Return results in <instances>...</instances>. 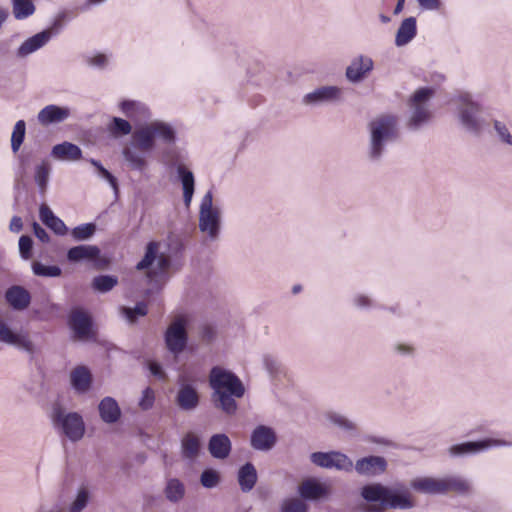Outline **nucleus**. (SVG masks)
Returning a JSON list of instances; mask_svg holds the SVG:
<instances>
[{
  "mask_svg": "<svg viewBox=\"0 0 512 512\" xmlns=\"http://www.w3.org/2000/svg\"><path fill=\"white\" fill-rule=\"evenodd\" d=\"M208 380L214 406L227 416L235 415L238 410L236 400L242 398L246 391L241 379L230 370L214 366Z\"/></svg>",
  "mask_w": 512,
  "mask_h": 512,
  "instance_id": "obj_1",
  "label": "nucleus"
},
{
  "mask_svg": "<svg viewBox=\"0 0 512 512\" xmlns=\"http://www.w3.org/2000/svg\"><path fill=\"white\" fill-rule=\"evenodd\" d=\"M360 496L369 504L364 505L363 512H384L386 509L407 510L415 506L410 492L405 487L370 483L361 487Z\"/></svg>",
  "mask_w": 512,
  "mask_h": 512,
  "instance_id": "obj_2",
  "label": "nucleus"
},
{
  "mask_svg": "<svg viewBox=\"0 0 512 512\" xmlns=\"http://www.w3.org/2000/svg\"><path fill=\"white\" fill-rule=\"evenodd\" d=\"M367 131V159L372 163H379L384 157L388 145L398 138V119L392 114L377 115L368 122Z\"/></svg>",
  "mask_w": 512,
  "mask_h": 512,
  "instance_id": "obj_3",
  "label": "nucleus"
},
{
  "mask_svg": "<svg viewBox=\"0 0 512 512\" xmlns=\"http://www.w3.org/2000/svg\"><path fill=\"white\" fill-rule=\"evenodd\" d=\"M457 120L466 133L480 136L487 128L488 122L483 117L482 105L469 93H461L455 99Z\"/></svg>",
  "mask_w": 512,
  "mask_h": 512,
  "instance_id": "obj_4",
  "label": "nucleus"
},
{
  "mask_svg": "<svg viewBox=\"0 0 512 512\" xmlns=\"http://www.w3.org/2000/svg\"><path fill=\"white\" fill-rule=\"evenodd\" d=\"M155 147V138L148 124L132 133L131 143L124 147L123 158L131 169L142 171L146 168L145 154Z\"/></svg>",
  "mask_w": 512,
  "mask_h": 512,
  "instance_id": "obj_5",
  "label": "nucleus"
},
{
  "mask_svg": "<svg viewBox=\"0 0 512 512\" xmlns=\"http://www.w3.org/2000/svg\"><path fill=\"white\" fill-rule=\"evenodd\" d=\"M51 420L54 428L70 441L77 442L83 438L85 423L79 413L66 412L60 405H55L52 409Z\"/></svg>",
  "mask_w": 512,
  "mask_h": 512,
  "instance_id": "obj_6",
  "label": "nucleus"
},
{
  "mask_svg": "<svg viewBox=\"0 0 512 512\" xmlns=\"http://www.w3.org/2000/svg\"><path fill=\"white\" fill-rule=\"evenodd\" d=\"M199 230L207 234L211 240L218 238L221 227V212L213 206V193L207 191L202 197L199 207Z\"/></svg>",
  "mask_w": 512,
  "mask_h": 512,
  "instance_id": "obj_7",
  "label": "nucleus"
},
{
  "mask_svg": "<svg viewBox=\"0 0 512 512\" xmlns=\"http://www.w3.org/2000/svg\"><path fill=\"white\" fill-rule=\"evenodd\" d=\"M434 94L432 88H420L411 97L409 102L410 117L408 127L417 130L424 124L428 123L431 118L429 101Z\"/></svg>",
  "mask_w": 512,
  "mask_h": 512,
  "instance_id": "obj_8",
  "label": "nucleus"
},
{
  "mask_svg": "<svg viewBox=\"0 0 512 512\" xmlns=\"http://www.w3.org/2000/svg\"><path fill=\"white\" fill-rule=\"evenodd\" d=\"M188 321L185 316H176L168 325L164 333V342L167 350L177 358L183 353L188 344Z\"/></svg>",
  "mask_w": 512,
  "mask_h": 512,
  "instance_id": "obj_9",
  "label": "nucleus"
},
{
  "mask_svg": "<svg viewBox=\"0 0 512 512\" xmlns=\"http://www.w3.org/2000/svg\"><path fill=\"white\" fill-rule=\"evenodd\" d=\"M171 266L170 256L160 251V243L151 241L147 244L144 257L136 265L139 271L153 267L155 275L165 274Z\"/></svg>",
  "mask_w": 512,
  "mask_h": 512,
  "instance_id": "obj_10",
  "label": "nucleus"
},
{
  "mask_svg": "<svg viewBox=\"0 0 512 512\" xmlns=\"http://www.w3.org/2000/svg\"><path fill=\"white\" fill-rule=\"evenodd\" d=\"M310 460L321 468L336 469L347 473L353 471V461L339 451L314 452L310 455Z\"/></svg>",
  "mask_w": 512,
  "mask_h": 512,
  "instance_id": "obj_11",
  "label": "nucleus"
},
{
  "mask_svg": "<svg viewBox=\"0 0 512 512\" xmlns=\"http://www.w3.org/2000/svg\"><path fill=\"white\" fill-rule=\"evenodd\" d=\"M175 404L180 410L186 412L196 410L200 404V394L197 387L193 383L188 382L183 376L178 379Z\"/></svg>",
  "mask_w": 512,
  "mask_h": 512,
  "instance_id": "obj_12",
  "label": "nucleus"
},
{
  "mask_svg": "<svg viewBox=\"0 0 512 512\" xmlns=\"http://www.w3.org/2000/svg\"><path fill=\"white\" fill-rule=\"evenodd\" d=\"M343 99V89L338 86H321L305 94L302 104L306 106H319L338 103Z\"/></svg>",
  "mask_w": 512,
  "mask_h": 512,
  "instance_id": "obj_13",
  "label": "nucleus"
},
{
  "mask_svg": "<svg viewBox=\"0 0 512 512\" xmlns=\"http://www.w3.org/2000/svg\"><path fill=\"white\" fill-rule=\"evenodd\" d=\"M508 442L495 439H484L480 441H468L459 444L452 445L448 449V453L451 457H462L466 455H472L480 453L494 446H506Z\"/></svg>",
  "mask_w": 512,
  "mask_h": 512,
  "instance_id": "obj_14",
  "label": "nucleus"
},
{
  "mask_svg": "<svg viewBox=\"0 0 512 512\" xmlns=\"http://www.w3.org/2000/svg\"><path fill=\"white\" fill-rule=\"evenodd\" d=\"M388 467L387 460L382 456L370 455L362 457L353 463V470L359 476L373 478L382 475Z\"/></svg>",
  "mask_w": 512,
  "mask_h": 512,
  "instance_id": "obj_15",
  "label": "nucleus"
},
{
  "mask_svg": "<svg viewBox=\"0 0 512 512\" xmlns=\"http://www.w3.org/2000/svg\"><path fill=\"white\" fill-rule=\"evenodd\" d=\"M68 325L78 340H87L92 335V319L82 309H73L68 316Z\"/></svg>",
  "mask_w": 512,
  "mask_h": 512,
  "instance_id": "obj_16",
  "label": "nucleus"
},
{
  "mask_svg": "<svg viewBox=\"0 0 512 512\" xmlns=\"http://www.w3.org/2000/svg\"><path fill=\"white\" fill-rule=\"evenodd\" d=\"M0 342L16 346L30 355L35 352V346L26 334L13 332L3 321H0Z\"/></svg>",
  "mask_w": 512,
  "mask_h": 512,
  "instance_id": "obj_17",
  "label": "nucleus"
},
{
  "mask_svg": "<svg viewBox=\"0 0 512 512\" xmlns=\"http://www.w3.org/2000/svg\"><path fill=\"white\" fill-rule=\"evenodd\" d=\"M277 441L275 431L265 425L257 426L251 433L250 444L258 451H269L271 450Z\"/></svg>",
  "mask_w": 512,
  "mask_h": 512,
  "instance_id": "obj_18",
  "label": "nucleus"
},
{
  "mask_svg": "<svg viewBox=\"0 0 512 512\" xmlns=\"http://www.w3.org/2000/svg\"><path fill=\"white\" fill-rule=\"evenodd\" d=\"M373 60L364 55L354 58L346 69V77L352 83L362 81L373 69Z\"/></svg>",
  "mask_w": 512,
  "mask_h": 512,
  "instance_id": "obj_19",
  "label": "nucleus"
},
{
  "mask_svg": "<svg viewBox=\"0 0 512 512\" xmlns=\"http://www.w3.org/2000/svg\"><path fill=\"white\" fill-rule=\"evenodd\" d=\"M5 301L15 311L27 309L31 303L30 292L20 285H13L5 292Z\"/></svg>",
  "mask_w": 512,
  "mask_h": 512,
  "instance_id": "obj_20",
  "label": "nucleus"
},
{
  "mask_svg": "<svg viewBox=\"0 0 512 512\" xmlns=\"http://www.w3.org/2000/svg\"><path fill=\"white\" fill-rule=\"evenodd\" d=\"M69 116L70 109L68 107L51 104L45 106L39 111L37 120L41 125L47 126L50 124L61 123L68 119Z\"/></svg>",
  "mask_w": 512,
  "mask_h": 512,
  "instance_id": "obj_21",
  "label": "nucleus"
},
{
  "mask_svg": "<svg viewBox=\"0 0 512 512\" xmlns=\"http://www.w3.org/2000/svg\"><path fill=\"white\" fill-rule=\"evenodd\" d=\"M232 450V443L224 433L214 434L208 442V451L211 456L218 460L226 459Z\"/></svg>",
  "mask_w": 512,
  "mask_h": 512,
  "instance_id": "obj_22",
  "label": "nucleus"
},
{
  "mask_svg": "<svg viewBox=\"0 0 512 512\" xmlns=\"http://www.w3.org/2000/svg\"><path fill=\"white\" fill-rule=\"evenodd\" d=\"M50 36L47 32L41 31L32 37L26 39L17 49V56L25 58L28 55L36 52L40 48L44 47L49 41Z\"/></svg>",
  "mask_w": 512,
  "mask_h": 512,
  "instance_id": "obj_23",
  "label": "nucleus"
},
{
  "mask_svg": "<svg viewBox=\"0 0 512 512\" xmlns=\"http://www.w3.org/2000/svg\"><path fill=\"white\" fill-rule=\"evenodd\" d=\"M51 156L60 161H77L82 157V150L71 142H62L53 146Z\"/></svg>",
  "mask_w": 512,
  "mask_h": 512,
  "instance_id": "obj_24",
  "label": "nucleus"
},
{
  "mask_svg": "<svg viewBox=\"0 0 512 512\" xmlns=\"http://www.w3.org/2000/svg\"><path fill=\"white\" fill-rule=\"evenodd\" d=\"M100 249L95 245H78L67 251V260L71 263L96 260Z\"/></svg>",
  "mask_w": 512,
  "mask_h": 512,
  "instance_id": "obj_25",
  "label": "nucleus"
},
{
  "mask_svg": "<svg viewBox=\"0 0 512 512\" xmlns=\"http://www.w3.org/2000/svg\"><path fill=\"white\" fill-rule=\"evenodd\" d=\"M98 410L101 419L107 424L116 423L121 417V409L117 401L112 397L103 398L99 405Z\"/></svg>",
  "mask_w": 512,
  "mask_h": 512,
  "instance_id": "obj_26",
  "label": "nucleus"
},
{
  "mask_svg": "<svg viewBox=\"0 0 512 512\" xmlns=\"http://www.w3.org/2000/svg\"><path fill=\"white\" fill-rule=\"evenodd\" d=\"M417 34V25H416V18L415 17H408L405 18L395 36V45L397 47H403L410 43Z\"/></svg>",
  "mask_w": 512,
  "mask_h": 512,
  "instance_id": "obj_27",
  "label": "nucleus"
},
{
  "mask_svg": "<svg viewBox=\"0 0 512 512\" xmlns=\"http://www.w3.org/2000/svg\"><path fill=\"white\" fill-rule=\"evenodd\" d=\"M301 499L318 500L327 494L326 488L315 479H306L298 487Z\"/></svg>",
  "mask_w": 512,
  "mask_h": 512,
  "instance_id": "obj_28",
  "label": "nucleus"
},
{
  "mask_svg": "<svg viewBox=\"0 0 512 512\" xmlns=\"http://www.w3.org/2000/svg\"><path fill=\"white\" fill-rule=\"evenodd\" d=\"M411 487L425 494H444L443 479L432 477L416 478L411 481Z\"/></svg>",
  "mask_w": 512,
  "mask_h": 512,
  "instance_id": "obj_29",
  "label": "nucleus"
},
{
  "mask_svg": "<svg viewBox=\"0 0 512 512\" xmlns=\"http://www.w3.org/2000/svg\"><path fill=\"white\" fill-rule=\"evenodd\" d=\"M177 173L182 184L184 204L189 208L195 191L194 175L190 170L182 165L178 166Z\"/></svg>",
  "mask_w": 512,
  "mask_h": 512,
  "instance_id": "obj_30",
  "label": "nucleus"
},
{
  "mask_svg": "<svg viewBox=\"0 0 512 512\" xmlns=\"http://www.w3.org/2000/svg\"><path fill=\"white\" fill-rule=\"evenodd\" d=\"M237 479L242 492H250L256 485L258 479L255 466L251 462L245 463L239 468Z\"/></svg>",
  "mask_w": 512,
  "mask_h": 512,
  "instance_id": "obj_31",
  "label": "nucleus"
},
{
  "mask_svg": "<svg viewBox=\"0 0 512 512\" xmlns=\"http://www.w3.org/2000/svg\"><path fill=\"white\" fill-rule=\"evenodd\" d=\"M154 138H158L166 145H173L176 142V131L167 122L152 121L149 124Z\"/></svg>",
  "mask_w": 512,
  "mask_h": 512,
  "instance_id": "obj_32",
  "label": "nucleus"
},
{
  "mask_svg": "<svg viewBox=\"0 0 512 512\" xmlns=\"http://www.w3.org/2000/svg\"><path fill=\"white\" fill-rule=\"evenodd\" d=\"M71 385L79 393H85L91 385V373L84 366H78L70 374Z\"/></svg>",
  "mask_w": 512,
  "mask_h": 512,
  "instance_id": "obj_33",
  "label": "nucleus"
},
{
  "mask_svg": "<svg viewBox=\"0 0 512 512\" xmlns=\"http://www.w3.org/2000/svg\"><path fill=\"white\" fill-rule=\"evenodd\" d=\"M444 494L450 491L456 492L460 495H468L472 490L471 483L460 476H449L443 478Z\"/></svg>",
  "mask_w": 512,
  "mask_h": 512,
  "instance_id": "obj_34",
  "label": "nucleus"
},
{
  "mask_svg": "<svg viewBox=\"0 0 512 512\" xmlns=\"http://www.w3.org/2000/svg\"><path fill=\"white\" fill-rule=\"evenodd\" d=\"M185 485L177 478L167 480L164 488V495L166 499L172 503L180 502L185 496Z\"/></svg>",
  "mask_w": 512,
  "mask_h": 512,
  "instance_id": "obj_35",
  "label": "nucleus"
},
{
  "mask_svg": "<svg viewBox=\"0 0 512 512\" xmlns=\"http://www.w3.org/2000/svg\"><path fill=\"white\" fill-rule=\"evenodd\" d=\"M12 12L17 20H23L35 13V5L32 0H11Z\"/></svg>",
  "mask_w": 512,
  "mask_h": 512,
  "instance_id": "obj_36",
  "label": "nucleus"
},
{
  "mask_svg": "<svg viewBox=\"0 0 512 512\" xmlns=\"http://www.w3.org/2000/svg\"><path fill=\"white\" fill-rule=\"evenodd\" d=\"M91 500V493L87 487H80L67 508V512H82Z\"/></svg>",
  "mask_w": 512,
  "mask_h": 512,
  "instance_id": "obj_37",
  "label": "nucleus"
},
{
  "mask_svg": "<svg viewBox=\"0 0 512 512\" xmlns=\"http://www.w3.org/2000/svg\"><path fill=\"white\" fill-rule=\"evenodd\" d=\"M327 419L331 424L343 431L355 432L357 430V424L341 413L330 412L327 414Z\"/></svg>",
  "mask_w": 512,
  "mask_h": 512,
  "instance_id": "obj_38",
  "label": "nucleus"
},
{
  "mask_svg": "<svg viewBox=\"0 0 512 512\" xmlns=\"http://www.w3.org/2000/svg\"><path fill=\"white\" fill-rule=\"evenodd\" d=\"M118 284V278L113 275H99L93 278L92 288L100 293L111 291Z\"/></svg>",
  "mask_w": 512,
  "mask_h": 512,
  "instance_id": "obj_39",
  "label": "nucleus"
},
{
  "mask_svg": "<svg viewBox=\"0 0 512 512\" xmlns=\"http://www.w3.org/2000/svg\"><path fill=\"white\" fill-rule=\"evenodd\" d=\"M26 134V123L24 120H19L15 123L11 135V149L13 153H17L24 142Z\"/></svg>",
  "mask_w": 512,
  "mask_h": 512,
  "instance_id": "obj_40",
  "label": "nucleus"
},
{
  "mask_svg": "<svg viewBox=\"0 0 512 512\" xmlns=\"http://www.w3.org/2000/svg\"><path fill=\"white\" fill-rule=\"evenodd\" d=\"M50 174V166L47 162H42L35 168V182L41 193H44L47 189Z\"/></svg>",
  "mask_w": 512,
  "mask_h": 512,
  "instance_id": "obj_41",
  "label": "nucleus"
},
{
  "mask_svg": "<svg viewBox=\"0 0 512 512\" xmlns=\"http://www.w3.org/2000/svg\"><path fill=\"white\" fill-rule=\"evenodd\" d=\"M182 449L186 458L192 459L196 457L200 449L199 439L192 434L186 435L182 440Z\"/></svg>",
  "mask_w": 512,
  "mask_h": 512,
  "instance_id": "obj_42",
  "label": "nucleus"
},
{
  "mask_svg": "<svg viewBox=\"0 0 512 512\" xmlns=\"http://www.w3.org/2000/svg\"><path fill=\"white\" fill-rule=\"evenodd\" d=\"M32 271L36 276L40 277H59L62 270L56 265H44L41 262H34L32 264Z\"/></svg>",
  "mask_w": 512,
  "mask_h": 512,
  "instance_id": "obj_43",
  "label": "nucleus"
},
{
  "mask_svg": "<svg viewBox=\"0 0 512 512\" xmlns=\"http://www.w3.org/2000/svg\"><path fill=\"white\" fill-rule=\"evenodd\" d=\"M492 123L498 140L503 144L512 146V134L507 123L498 119H494Z\"/></svg>",
  "mask_w": 512,
  "mask_h": 512,
  "instance_id": "obj_44",
  "label": "nucleus"
},
{
  "mask_svg": "<svg viewBox=\"0 0 512 512\" xmlns=\"http://www.w3.org/2000/svg\"><path fill=\"white\" fill-rule=\"evenodd\" d=\"M96 231V225L94 223H85L76 226L72 229L71 235L76 241H83L91 238Z\"/></svg>",
  "mask_w": 512,
  "mask_h": 512,
  "instance_id": "obj_45",
  "label": "nucleus"
},
{
  "mask_svg": "<svg viewBox=\"0 0 512 512\" xmlns=\"http://www.w3.org/2000/svg\"><path fill=\"white\" fill-rule=\"evenodd\" d=\"M280 512H308V505L300 498H288L281 504Z\"/></svg>",
  "mask_w": 512,
  "mask_h": 512,
  "instance_id": "obj_46",
  "label": "nucleus"
},
{
  "mask_svg": "<svg viewBox=\"0 0 512 512\" xmlns=\"http://www.w3.org/2000/svg\"><path fill=\"white\" fill-rule=\"evenodd\" d=\"M109 131L114 136H124L131 133L132 126L127 120L119 117H114L109 126Z\"/></svg>",
  "mask_w": 512,
  "mask_h": 512,
  "instance_id": "obj_47",
  "label": "nucleus"
},
{
  "mask_svg": "<svg viewBox=\"0 0 512 512\" xmlns=\"http://www.w3.org/2000/svg\"><path fill=\"white\" fill-rule=\"evenodd\" d=\"M121 312L130 323H134L137 316H145L148 310L144 302H139L134 308L121 307Z\"/></svg>",
  "mask_w": 512,
  "mask_h": 512,
  "instance_id": "obj_48",
  "label": "nucleus"
},
{
  "mask_svg": "<svg viewBox=\"0 0 512 512\" xmlns=\"http://www.w3.org/2000/svg\"><path fill=\"white\" fill-rule=\"evenodd\" d=\"M220 482L219 473L213 469H206L202 472L200 476V483L205 488H214Z\"/></svg>",
  "mask_w": 512,
  "mask_h": 512,
  "instance_id": "obj_49",
  "label": "nucleus"
},
{
  "mask_svg": "<svg viewBox=\"0 0 512 512\" xmlns=\"http://www.w3.org/2000/svg\"><path fill=\"white\" fill-rule=\"evenodd\" d=\"M67 19V13L66 12H60L55 17L54 21L52 22L51 26L47 29L43 30L44 32H47L50 36V39L56 35H58L61 30L64 27V23Z\"/></svg>",
  "mask_w": 512,
  "mask_h": 512,
  "instance_id": "obj_50",
  "label": "nucleus"
},
{
  "mask_svg": "<svg viewBox=\"0 0 512 512\" xmlns=\"http://www.w3.org/2000/svg\"><path fill=\"white\" fill-rule=\"evenodd\" d=\"M89 162L97 169L99 175L107 180L114 190H117V179L98 160L92 158Z\"/></svg>",
  "mask_w": 512,
  "mask_h": 512,
  "instance_id": "obj_51",
  "label": "nucleus"
},
{
  "mask_svg": "<svg viewBox=\"0 0 512 512\" xmlns=\"http://www.w3.org/2000/svg\"><path fill=\"white\" fill-rule=\"evenodd\" d=\"M352 303L358 309H369L376 306L372 298L361 293L353 296Z\"/></svg>",
  "mask_w": 512,
  "mask_h": 512,
  "instance_id": "obj_52",
  "label": "nucleus"
},
{
  "mask_svg": "<svg viewBox=\"0 0 512 512\" xmlns=\"http://www.w3.org/2000/svg\"><path fill=\"white\" fill-rule=\"evenodd\" d=\"M263 364L265 369L270 375H277L281 370V364L277 358L272 355H265L263 357Z\"/></svg>",
  "mask_w": 512,
  "mask_h": 512,
  "instance_id": "obj_53",
  "label": "nucleus"
},
{
  "mask_svg": "<svg viewBox=\"0 0 512 512\" xmlns=\"http://www.w3.org/2000/svg\"><path fill=\"white\" fill-rule=\"evenodd\" d=\"M155 401V394L154 391L147 387L142 392V397L139 401V406L142 410H149L153 407Z\"/></svg>",
  "mask_w": 512,
  "mask_h": 512,
  "instance_id": "obj_54",
  "label": "nucleus"
},
{
  "mask_svg": "<svg viewBox=\"0 0 512 512\" xmlns=\"http://www.w3.org/2000/svg\"><path fill=\"white\" fill-rule=\"evenodd\" d=\"M32 246H33V241H32L31 237H29L27 235H23L20 237L19 251H20L22 258H24V259L30 258Z\"/></svg>",
  "mask_w": 512,
  "mask_h": 512,
  "instance_id": "obj_55",
  "label": "nucleus"
},
{
  "mask_svg": "<svg viewBox=\"0 0 512 512\" xmlns=\"http://www.w3.org/2000/svg\"><path fill=\"white\" fill-rule=\"evenodd\" d=\"M46 226H48L51 230H53L54 233L57 235L62 236V235H65L67 232V227H66L65 223L57 216H55L53 218V220H51Z\"/></svg>",
  "mask_w": 512,
  "mask_h": 512,
  "instance_id": "obj_56",
  "label": "nucleus"
},
{
  "mask_svg": "<svg viewBox=\"0 0 512 512\" xmlns=\"http://www.w3.org/2000/svg\"><path fill=\"white\" fill-rule=\"evenodd\" d=\"M200 337L205 342H212L216 337V329L211 324H204L200 328Z\"/></svg>",
  "mask_w": 512,
  "mask_h": 512,
  "instance_id": "obj_57",
  "label": "nucleus"
},
{
  "mask_svg": "<svg viewBox=\"0 0 512 512\" xmlns=\"http://www.w3.org/2000/svg\"><path fill=\"white\" fill-rule=\"evenodd\" d=\"M148 368H149L150 373L153 376H155L156 378H158L159 380H165L166 379V374H165L161 364H159V363H157L155 361H151L148 364Z\"/></svg>",
  "mask_w": 512,
  "mask_h": 512,
  "instance_id": "obj_58",
  "label": "nucleus"
},
{
  "mask_svg": "<svg viewBox=\"0 0 512 512\" xmlns=\"http://www.w3.org/2000/svg\"><path fill=\"white\" fill-rule=\"evenodd\" d=\"M419 6L424 10L435 11L441 8V0H417Z\"/></svg>",
  "mask_w": 512,
  "mask_h": 512,
  "instance_id": "obj_59",
  "label": "nucleus"
},
{
  "mask_svg": "<svg viewBox=\"0 0 512 512\" xmlns=\"http://www.w3.org/2000/svg\"><path fill=\"white\" fill-rule=\"evenodd\" d=\"M33 232L35 236L42 242V243H48L50 240V237L46 230L37 222L33 223Z\"/></svg>",
  "mask_w": 512,
  "mask_h": 512,
  "instance_id": "obj_60",
  "label": "nucleus"
},
{
  "mask_svg": "<svg viewBox=\"0 0 512 512\" xmlns=\"http://www.w3.org/2000/svg\"><path fill=\"white\" fill-rule=\"evenodd\" d=\"M39 215H40L41 221L45 225H47L55 217V215L52 212V210L48 206H46V205H42L40 207Z\"/></svg>",
  "mask_w": 512,
  "mask_h": 512,
  "instance_id": "obj_61",
  "label": "nucleus"
},
{
  "mask_svg": "<svg viewBox=\"0 0 512 512\" xmlns=\"http://www.w3.org/2000/svg\"><path fill=\"white\" fill-rule=\"evenodd\" d=\"M108 62V57L105 54H97L89 61L92 66L99 68H105L108 65Z\"/></svg>",
  "mask_w": 512,
  "mask_h": 512,
  "instance_id": "obj_62",
  "label": "nucleus"
},
{
  "mask_svg": "<svg viewBox=\"0 0 512 512\" xmlns=\"http://www.w3.org/2000/svg\"><path fill=\"white\" fill-rule=\"evenodd\" d=\"M136 107V103L134 101H123L121 103L122 111L128 116H132V110Z\"/></svg>",
  "mask_w": 512,
  "mask_h": 512,
  "instance_id": "obj_63",
  "label": "nucleus"
},
{
  "mask_svg": "<svg viewBox=\"0 0 512 512\" xmlns=\"http://www.w3.org/2000/svg\"><path fill=\"white\" fill-rule=\"evenodd\" d=\"M23 227L22 219L18 216H14L10 222V230L12 232H19Z\"/></svg>",
  "mask_w": 512,
  "mask_h": 512,
  "instance_id": "obj_64",
  "label": "nucleus"
}]
</instances>
